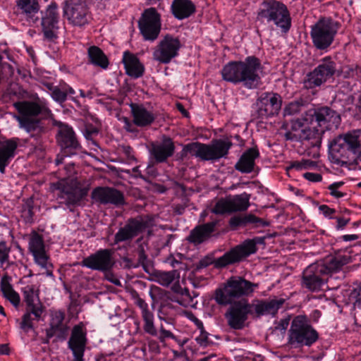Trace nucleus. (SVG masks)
Wrapping results in <instances>:
<instances>
[{
  "label": "nucleus",
  "mask_w": 361,
  "mask_h": 361,
  "mask_svg": "<svg viewBox=\"0 0 361 361\" xmlns=\"http://www.w3.org/2000/svg\"><path fill=\"white\" fill-rule=\"evenodd\" d=\"M259 284L250 282L241 276H231L215 291L214 299L220 305L231 306L225 313L228 325L233 329L241 330L245 326L249 314L260 317L264 314H275L284 303L283 299L255 300L249 303L244 296L251 295Z\"/></svg>",
  "instance_id": "nucleus-1"
},
{
  "label": "nucleus",
  "mask_w": 361,
  "mask_h": 361,
  "mask_svg": "<svg viewBox=\"0 0 361 361\" xmlns=\"http://www.w3.org/2000/svg\"><path fill=\"white\" fill-rule=\"evenodd\" d=\"M263 66L260 60L250 56L244 61H231L221 70L224 80L233 84H242L247 89L258 88L262 84Z\"/></svg>",
  "instance_id": "nucleus-2"
},
{
  "label": "nucleus",
  "mask_w": 361,
  "mask_h": 361,
  "mask_svg": "<svg viewBox=\"0 0 361 361\" xmlns=\"http://www.w3.org/2000/svg\"><path fill=\"white\" fill-rule=\"evenodd\" d=\"M333 157L338 164H347L361 155V130L341 135L331 144Z\"/></svg>",
  "instance_id": "nucleus-3"
},
{
  "label": "nucleus",
  "mask_w": 361,
  "mask_h": 361,
  "mask_svg": "<svg viewBox=\"0 0 361 361\" xmlns=\"http://www.w3.org/2000/svg\"><path fill=\"white\" fill-rule=\"evenodd\" d=\"M231 145L230 141L221 139L213 140L210 144L191 142L184 145L182 156H187L189 154L202 161H214L226 157Z\"/></svg>",
  "instance_id": "nucleus-4"
},
{
  "label": "nucleus",
  "mask_w": 361,
  "mask_h": 361,
  "mask_svg": "<svg viewBox=\"0 0 361 361\" xmlns=\"http://www.w3.org/2000/svg\"><path fill=\"white\" fill-rule=\"evenodd\" d=\"M256 251L257 246L255 241L254 240L248 239L231 249L223 256L214 261L212 258L208 257L202 259L197 264V268H205L212 264H214V267L217 269L224 268L228 265L242 261L243 259L256 252Z\"/></svg>",
  "instance_id": "nucleus-5"
},
{
  "label": "nucleus",
  "mask_w": 361,
  "mask_h": 361,
  "mask_svg": "<svg viewBox=\"0 0 361 361\" xmlns=\"http://www.w3.org/2000/svg\"><path fill=\"white\" fill-rule=\"evenodd\" d=\"M318 338L319 334L307 316L298 315L293 319L288 331V344L292 347L311 346Z\"/></svg>",
  "instance_id": "nucleus-6"
},
{
  "label": "nucleus",
  "mask_w": 361,
  "mask_h": 361,
  "mask_svg": "<svg viewBox=\"0 0 361 361\" xmlns=\"http://www.w3.org/2000/svg\"><path fill=\"white\" fill-rule=\"evenodd\" d=\"M257 20L261 22H273L283 32H287L291 25V18L286 6L276 0L264 1L258 11Z\"/></svg>",
  "instance_id": "nucleus-7"
},
{
  "label": "nucleus",
  "mask_w": 361,
  "mask_h": 361,
  "mask_svg": "<svg viewBox=\"0 0 361 361\" xmlns=\"http://www.w3.org/2000/svg\"><path fill=\"white\" fill-rule=\"evenodd\" d=\"M340 27L341 23L331 18H321L311 27L310 36L314 47L322 51L329 48Z\"/></svg>",
  "instance_id": "nucleus-8"
},
{
  "label": "nucleus",
  "mask_w": 361,
  "mask_h": 361,
  "mask_svg": "<svg viewBox=\"0 0 361 361\" xmlns=\"http://www.w3.org/2000/svg\"><path fill=\"white\" fill-rule=\"evenodd\" d=\"M302 119L307 124L315 123L324 132L337 128L341 123L340 114L329 106L310 109L302 115Z\"/></svg>",
  "instance_id": "nucleus-9"
},
{
  "label": "nucleus",
  "mask_w": 361,
  "mask_h": 361,
  "mask_svg": "<svg viewBox=\"0 0 361 361\" xmlns=\"http://www.w3.org/2000/svg\"><path fill=\"white\" fill-rule=\"evenodd\" d=\"M53 190L58 191L57 196L61 200V203L67 205L71 211H73L72 207L80 205L87 194V190L81 188L79 183L73 180L54 183Z\"/></svg>",
  "instance_id": "nucleus-10"
},
{
  "label": "nucleus",
  "mask_w": 361,
  "mask_h": 361,
  "mask_svg": "<svg viewBox=\"0 0 361 361\" xmlns=\"http://www.w3.org/2000/svg\"><path fill=\"white\" fill-rule=\"evenodd\" d=\"M154 226V219L152 216H138L129 219L125 226L121 228L114 237V244L130 240L145 230Z\"/></svg>",
  "instance_id": "nucleus-11"
},
{
  "label": "nucleus",
  "mask_w": 361,
  "mask_h": 361,
  "mask_svg": "<svg viewBox=\"0 0 361 361\" xmlns=\"http://www.w3.org/2000/svg\"><path fill=\"white\" fill-rule=\"evenodd\" d=\"M20 115L16 116L21 128L27 132L39 128L40 120L37 116L41 113V106L33 102H18L13 104Z\"/></svg>",
  "instance_id": "nucleus-12"
},
{
  "label": "nucleus",
  "mask_w": 361,
  "mask_h": 361,
  "mask_svg": "<svg viewBox=\"0 0 361 361\" xmlns=\"http://www.w3.org/2000/svg\"><path fill=\"white\" fill-rule=\"evenodd\" d=\"M63 16L69 24L82 27L89 23L90 11L86 0H66Z\"/></svg>",
  "instance_id": "nucleus-13"
},
{
  "label": "nucleus",
  "mask_w": 361,
  "mask_h": 361,
  "mask_svg": "<svg viewBox=\"0 0 361 361\" xmlns=\"http://www.w3.org/2000/svg\"><path fill=\"white\" fill-rule=\"evenodd\" d=\"M336 69V63L330 57L324 58L320 63L306 75L304 87L312 89L322 85L335 75Z\"/></svg>",
  "instance_id": "nucleus-14"
},
{
  "label": "nucleus",
  "mask_w": 361,
  "mask_h": 361,
  "mask_svg": "<svg viewBox=\"0 0 361 361\" xmlns=\"http://www.w3.org/2000/svg\"><path fill=\"white\" fill-rule=\"evenodd\" d=\"M161 16L154 8H149L142 12L138 20V27L146 41H154L161 31Z\"/></svg>",
  "instance_id": "nucleus-15"
},
{
  "label": "nucleus",
  "mask_w": 361,
  "mask_h": 361,
  "mask_svg": "<svg viewBox=\"0 0 361 361\" xmlns=\"http://www.w3.org/2000/svg\"><path fill=\"white\" fill-rule=\"evenodd\" d=\"M325 268L318 263L309 265L302 272L301 286L311 292H317L326 283L328 278L324 274Z\"/></svg>",
  "instance_id": "nucleus-16"
},
{
  "label": "nucleus",
  "mask_w": 361,
  "mask_h": 361,
  "mask_svg": "<svg viewBox=\"0 0 361 361\" xmlns=\"http://www.w3.org/2000/svg\"><path fill=\"white\" fill-rule=\"evenodd\" d=\"M250 195L243 192L233 197L221 198L216 203L212 212L216 214H224L246 211L250 206Z\"/></svg>",
  "instance_id": "nucleus-17"
},
{
  "label": "nucleus",
  "mask_w": 361,
  "mask_h": 361,
  "mask_svg": "<svg viewBox=\"0 0 361 361\" xmlns=\"http://www.w3.org/2000/svg\"><path fill=\"white\" fill-rule=\"evenodd\" d=\"M114 251L110 249H101L84 258L81 265L99 271L112 269L115 265Z\"/></svg>",
  "instance_id": "nucleus-18"
},
{
  "label": "nucleus",
  "mask_w": 361,
  "mask_h": 361,
  "mask_svg": "<svg viewBox=\"0 0 361 361\" xmlns=\"http://www.w3.org/2000/svg\"><path fill=\"white\" fill-rule=\"evenodd\" d=\"M180 47L178 38L167 35L156 47L153 53L154 59L161 63H169L178 55Z\"/></svg>",
  "instance_id": "nucleus-19"
},
{
  "label": "nucleus",
  "mask_w": 361,
  "mask_h": 361,
  "mask_svg": "<svg viewBox=\"0 0 361 361\" xmlns=\"http://www.w3.org/2000/svg\"><path fill=\"white\" fill-rule=\"evenodd\" d=\"M256 104L259 117L264 118L279 114L281 108L282 99L277 93L262 92Z\"/></svg>",
  "instance_id": "nucleus-20"
},
{
  "label": "nucleus",
  "mask_w": 361,
  "mask_h": 361,
  "mask_svg": "<svg viewBox=\"0 0 361 361\" xmlns=\"http://www.w3.org/2000/svg\"><path fill=\"white\" fill-rule=\"evenodd\" d=\"M58 126L57 142L62 152L65 155L76 154L80 145L72 128L62 123H59Z\"/></svg>",
  "instance_id": "nucleus-21"
},
{
  "label": "nucleus",
  "mask_w": 361,
  "mask_h": 361,
  "mask_svg": "<svg viewBox=\"0 0 361 361\" xmlns=\"http://www.w3.org/2000/svg\"><path fill=\"white\" fill-rule=\"evenodd\" d=\"M91 198L100 204H113L120 207L125 204L122 192L111 187H97L91 193Z\"/></svg>",
  "instance_id": "nucleus-22"
},
{
  "label": "nucleus",
  "mask_w": 361,
  "mask_h": 361,
  "mask_svg": "<svg viewBox=\"0 0 361 361\" xmlns=\"http://www.w3.org/2000/svg\"><path fill=\"white\" fill-rule=\"evenodd\" d=\"M87 342L86 331L84 330L83 325L81 324L75 325L72 329L68 341V347L73 354V361H83Z\"/></svg>",
  "instance_id": "nucleus-23"
},
{
  "label": "nucleus",
  "mask_w": 361,
  "mask_h": 361,
  "mask_svg": "<svg viewBox=\"0 0 361 361\" xmlns=\"http://www.w3.org/2000/svg\"><path fill=\"white\" fill-rule=\"evenodd\" d=\"M29 250L33 255L35 262L42 268L47 269L49 262L44 239L42 235L35 231L30 235Z\"/></svg>",
  "instance_id": "nucleus-24"
},
{
  "label": "nucleus",
  "mask_w": 361,
  "mask_h": 361,
  "mask_svg": "<svg viewBox=\"0 0 361 361\" xmlns=\"http://www.w3.org/2000/svg\"><path fill=\"white\" fill-rule=\"evenodd\" d=\"M56 9V4H51L47 8L45 15L42 18V31L44 37L49 41H54L57 38L59 15Z\"/></svg>",
  "instance_id": "nucleus-25"
},
{
  "label": "nucleus",
  "mask_w": 361,
  "mask_h": 361,
  "mask_svg": "<svg viewBox=\"0 0 361 361\" xmlns=\"http://www.w3.org/2000/svg\"><path fill=\"white\" fill-rule=\"evenodd\" d=\"M26 307L30 310L36 319H39L43 307L39 299V290L35 285H27L22 289Z\"/></svg>",
  "instance_id": "nucleus-26"
},
{
  "label": "nucleus",
  "mask_w": 361,
  "mask_h": 361,
  "mask_svg": "<svg viewBox=\"0 0 361 361\" xmlns=\"http://www.w3.org/2000/svg\"><path fill=\"white\" fill-rule=\"evenodd\" d=\"M216 225V221L198 225L190 231L186 240L194 245H199L209 239Z\"/></svg>",
  "instance_id": "nucleus-27"
},
{
  "label": "nucleus",
  "mask_w": 361,
  "mask_h": 361,
  "mask_svg": "<svg viewBox=\"0 0 361 361\" xmlns=\"http://www.w3.org/2000/svg\"><path fill=\"white\" fill-rule=\"evenodd\" d=\"M133 297L135 300V304L141 310V315L144 321V331L151 336H156L157 331L154 324V314L149 310L148 304L139 296L137 292L133 293Z\"/></svg>",
  "instance_id": "nucleus-28"
},
{
  "label": "nucleus",
  "mask_w": 361,
  "mask_h": 361,
  "mask_svg": "<svg viewBox=\"0 0 361 361\" xmlns=\"http://www.w3.org/2000/svg\"><path fill=\"white\" fill-rule=\"evenodd\" d=\"M50 328L47 330V336L50 338L56 336L59 338L64 339L66 337L68 327L63 323L65 314L62 311H56L51 313Z\"/></svg>",
  "instance_id": "nucleus-29"
},
{
  "label": "nucleus",
  "mask_w": 361,
  "mask_h": 361,
  "mask_svg": "<svg viewBox=\"0 0 361 361\" xmlns=\"http://www.w3.org/2000/svg\"><path fill=\"white\" fill-rule=\"evenodd\" d=\"M19 143L17 137L0 142V172L5 173L6 167L9 164L10 161L15 156V151Z\"/></svg>",
  "instance_id": "nucleus-30"
},
{
  "label": "nucleus",
  "mask_w": 361,
  "mask_h": 361,
  "mask_svg": "<svg viewBox=\"0 0 361 361\" xmlns=\"http://www.w3.org/2000/svg\"><path fill=\"white\" fill-rule=\"evenodd\" d=\"M305 123L306 122L302 119V117L292 119L289 123H284L281 128L286 130L284 134L286 140L301 142V138L306 128Z\"/></svg>",
  "instance_id": "nucleus-31"
},
{
  "label": "nucleus",
  "mask_w": 361,
  "mask_h": 361,
  "mask_svg": "<svg viewBox=\"0 0 361 361\" xmlns=\"http://www.w3.org/2000/svg\"><path fill=\"white\" fill-rule=\"evenodd\" d=\"M130 106L135 125L139 127H145L154 121V114L148 111L143 105L132 103Z\"/></svg>",
  "instance_id": "nucleus-32"
},
{
  "label": "nucleus",
  "mask_w": 361,
  "mask_h": 361,
  "mask_svg": "<svg viewBox=\"0 0 361 361\" xmlns=\"http://www.w3.org/2000/svg\"><path fill=\"white\" fill-rule=\"evenodd\" d=\"M175 150L174 143L170 137H164L162 142L157 145H152L151 154L157 162L165 161L171 157Z\"/></svg>",
  "instance_id": "nucleus-33"
},
{
  "label": "nucleus",
  "mask_w": 361,
  "mask_h": 361,
  "mask_svg": "<svg viewBox=\"0 0 361 361\" xmlns=\"http://www.w3.org/2000/svg\"><path fill=\"white\" fill-rule=\"evenodd\" d=\"M171 11L176 19L183 20L195 13L196 7L191 0H173Z\"/></svg>",
  "instance_id": "nucleus-34"
},
{
  "label": "nucleus",
  "mask_w": 361,
  "mask_h": 361,
  "mask_svg": "<svg viewBox=\"0 0 361 361\" xmlns=\"http://www.w3.org/2000/svg\"><path fill=\"white\" fill-rule=\"evenodd\" d=\"M123 62L126 68V73L135 78H140L144 73V66L140 62L138 58L126 51L123 54Z\"/></svg>",
  "instance_id": "nucleus-35"
},
{
  "label": "nucleus",
  "mask_w": 361,
  "mask_h": 361,
  "mask_svg": "<svg viewBox=\"0 0 361 361\" xmlns=\"http://www.w3.org/2000/svg\"><path fill=\"white\" fill-rule=\"evenodd\" d=\"M259 156V153L257 148H250L243 154L235 164V169L245 173L252 172L254 169L255 160Z\"/></svg>",
  "instance_id": "nucleus-36"
},
{
  "label": "nucleus",
  "mask_w": 361,
  "mask_h": 361,
  "mask_svg": "<svg viewBox=\"0 0 361 361\" xmlns=\"http://www.w3.org/2000/svg\"><path fill=\"white\" fill-rule=\"evenodd\" d=\"M349 262V257L345 255L331 256L322 262H317L321 267L325 268L324 274L328 278L329 274L338 271L344 265Z\"/></svg>",
  "instance_id": "nucleus-37"
},
{
  "label": "nucleus",
  "mask_w": 361,
  "mask_h": 361,
  "mask_svg": "<svg viewBox=\"0 0 361 361\" xmlns=\"http://www.w3.org/2000/svg\"><path fill=\"white\" fill-rule=\"evenodd\" d=\"M324 133V130L317 126L312 128L306 127L301 142L307 141L312 147H320Z\"/></svg>",
  "instance_id": "nucleus-38"
},
{
  "label": "nucleus",
  "mask_w": 361,
  "mask_h": 361,
  "mask_svg": "<svg viewBox=\"0 0 361 361\" xmlns=\"http://www.w3.org/2000/svg\"><path fill=\"white\" fill-rule=\"evenodd\" d=\"M0 286L4 296L15 307H18L20 300V296L19 294L13 290L10 283V277L4 276L1 279Z\"/></svg>",
  "instance_id": "nucleus-39"
},
{
  "label": "nucleus",
  "mask_w": 361,
  "mask_h": 361,
  "mask_svg": "<svg viewBox=\"0 0 361 361\" xmlns=\"http://www.w3.org/2000/svg\"><path fill=\"white\" fill-rule=\"evenodd\" d=\"M88 57L91 63L106 68L109 66V60L102 50L96 46H92L88 49Z\"/></svg>",
  "instance_id": "nucleus-40"
},
{
  "label": "nucleus",
  "mask_w": 361,
  "mask_h": 361,
  "mask_svg": "<svg viewBox=\"0 0 361 361\" xmlns=\"http://www.w3.org/2000/svg\"><path fill=\"white\" fill-rule=\"evenodd\" d=\"M18 7L25 13L32 23L38 20L35 16L39 11V4L37 0H18Z\"/></svg>",
  "instance_id": "nucleus-41"
},
{
  "label": "nucleus",
  "mask_w": 361,
  "mask_h": 361,
  "mask_svg": "<svg viewBox=\"0 0 361 361\" xmlns=\"http://www.w3.org/2000/svg\"><path fill=\"white\" fill-rule=\"evenodd\" d=\"M179 276L177 270L170 271H157L154 274L155 281L163 286H169L176 276Z\"/></svg>",
  "instance_id": "nucleus-42"
},
{
  "label": "nucleus",
  "mask_w": 361,
  "mask_h": 361,
  "mask_svg": "<svg viewBox=\"0 0 361 361\" xmlns=\"http://www.w3.org/2000/svg\"><path fill=\"white\" fill-rule=\"evenodd\" d=\"M149 295L154 302H159L160 305L162 302L167 300H170L171 301V298H174V295L157 286H152L151 288Z\"/></svg>",
  "instance_id": "nucleus-43"
},
{
  "label": "nucleus",
  "mask_w": 361,
  "mask_h": 361,
  "mask_svg": "<svg viewBox=\"0 0 361 361\" xmlns=\"http://www.w3.org/2000/svg\"><path fill=\"white\" fill-rule=\"evenodd\" d=\"M306 105V102L302 99H298L288 103L283 109V116H294L302 111Z\"/></svg>",
  "instance_id": "nucleus-44"
},
{
  "label": "nucleus",
  "mask_w": 361,
  "mask_h": 361,
  "mask_svg": "<svg viewBox=\"0 0 361 361\" xmlns=\"http://www.w3.org/2000/svg\"><path fill=\"white\" fill-rule=\"evenodd\" d=\"M33 201L32 199H27L22 207L21 216L27 223H32L33 220Z\"/></svg>",
  "instance_id": "nucleus-45"
},
{
  "label": "nucleus",
  "mask_w": 361,
  "mask_h": 361,
  "mask_svg": "<svg viewBox=\"0 0 361 361\" xmlns=\"http://www.w3.org/2000/svg\"><path fill=\"white\" fill-rule=\"evenodd\" d=\"M171 302H176L182 306L187 307L191 305L192 297L190 295L188 289L185 288L181 290L180 295H174V298H171Z\"/></svg>",
  "instance_id": "nucleus-46"
},
{
  "label": "nucleus",
  "mask_w": 361,
  "mask_h": 361,
  "mask_svg": "<svg viewBox=\"0 0 361 361\" xmlns=\"http://www.w3.org/2000/svg\"><path fill=\"white\" fill-rule=\"evenodd\" d=\"M11 247L5 241L0 242V264L3 265L8 261Z\"/></svg>",
  "instance_id": "nucleus-47"
},
{
  "label": "nucleus",
  "mask_w": 361,
  "mask_h": 361,
  "mask_svg": "<svg viewBox=\"0 0 361 361\" xmlns=\"http://www.w3.org/2000/svg\"><path fill=\"white\" fill-rule=\"evenodd\" d=\"M51 95L55 101L59 103H63L67 98V92H65L64 90H61L59 87L55 86L53 87Z\"/></svg>",
  "instance_id": "nucleus-48"
},
{
  "label": "nucleus",
  "mask_w": 361,
  "mask_h": 361,
  "mask_svg": "<svg viewBox=\"0 0 361 361\" xmlns=\"http://www.w3.org/2000/svg\"><path fill=\"white\" fill-rule=\"evenodd\" d=\"M244 221H245V226H246L248 224H252L255 225L256 226H265L267 224L264 221L263 219L256 216L254 214H249L244 216Z\"/></svg>",
  "instance_id": "nucleus-49"
},
{
  "label": "nucleus",
  "mask_w": 361,
  "mask_h": 361,
  "mask_svg": "<svg viewBox=\"0 0 361 361\" xmlns=\"http://www.w3.org/2000/svg\"><path fill=\"white\" fill-rule=\"evenodd\" d=\"M26 313L23 317L20 326L23 329L27 331L32 328V319L31 317V314L32 313L30 310H27V307H26Z\"/></svg>",
  "instance_id": "nucleus-50"
},
{
  "label": "nucleus",
  "mask_w": 361,
  "mask_h": 361,
  "mask_svg": "<svg viewBox=\"0 0 361 361\" xmlns=\"http://www.w3.org/2000/svg\"><path fill=\"white\" fill-rule=\"evenodd\" d=\"M229 225L233 229L239 226H245L244 216H235L231 217L229 221Z\"/></svg>",
  "instance_id": "nucleus-51"
},
{
  "label": "nucleus",
  "mask_w": 361,
  "mask_h": 361,
  "mask_svg": "<svg viewBox=\"0 0 361 361\" xmlns=\"http://www.w3.org/2000/svg\"><path fill=\"white\" fill-rule=\"evenodd\" d=\"M104 273V278L112 283L116 286H121L120 280L116 277V276L112 272V269H109V271H102Z\"/></svg>",
  "instance_id": "nucleus-52"
},
{
  "label": "nucleus",
  "mask_w": 361,
  "mask_h": 361,
  "mask_svg": "<svg viewBox=\"0 0 361 361\" xmlns=\"http://www.w3.org/2000/svg\"><path fill=\"white\" fill-rule=\"evenodd\" d=\"M195 340L197 343L202 346H207L209 343L208 334L205 331V330L200 331V334L196 338Z\"/></svg>",
  "instance_id": "nucleus-53"
},
{
  "label": "nucleus",
  "mask_w": 361,
  "mask_h": 361,
  "mask_svg": "<svg viewBox=\"0 0 361 361\" xmlns=\"http://www.w3.org/2000/svg\"><path fill=\"white\" fill-rule=\"evenodd\" d=\"M170 300H167L160 305L159 311L164 314H170L171 311L173 309V306L170 302Z\"/></svg>",
  "instance_id": "nucleus-54"
},
{
  "label": "nucleus",
  "mask_w": 361,
  "mask_h": 361,
  "mask_svg": "<svg viewBox=\"0 0 361 361\" xmlns=\"http://www.w3.org/2000/svg\"><path fill=\"white\" fill-rule=\"evenodd\" d=\"M166 338L176 339V336L173 335V333H171L170 331L165 329L163 326H161L160 336L159 337V339L161 342H164L165 341V338Z\"/></svg>",
  "instance_id": "nucleus-55"
},
{
  "label": "nucleus",
  "mask_w": 361,
  "mask_h": 361,
  "mask_svg": "<svg viewBox=\"0 0 361 361\" xmlns=\"http://www.w3.org/2000/svg\"><path fill=\"white\" fill-rule=\"evenodd\" d=\"M303 176L305 178L312 182H319L322 180V176L319 173L307 172L303 174Z\"/></svg>",
  "instance_id": "nucleus-56"
},
{
  "label": "nucleus",
  "mask_w": 361,
  "mask_h": 361,
  "mask_svg": "<svg viewBox=\"0 0 361 361\" xmlns=\"http://www.w3.org/2000/svg\"><path fill=\"white\" fill-rule=\"evenodd\" d=\"M147 260V255L145 254L143 247H140L138 251V262L145 269L146 267V262Z\"/></svg>",
  "instance_id": "nucleus-57"
},
{
  "label": "nucleus",
  "mask_w": 361,
  "mask_h": 361,
  "mask_svg": "<svg viewBox=\"0 0 361 361\" xmlns=\"http://www.w3.org/2000/svg\"><path fill=\"white\" fill-rule=\"evenodd\" d=\"M319 209L324 214L325 216L330 218H331V216L336 212L334 209H331L325 204L320 205Z\"/></svg>",
  "instance_id": "nucleus-58"
},
{
  "label": "nucleus",
  "mask_w": 361,
  "mask_h": 361,
  "mask_svg": "<svg viewBox=\"0 0 361 361\" xmlns=\"http://www.w3.org/2000/svg\"><path fill=\"white\" fill-rule=\"evenodd\" d=\"M337 220V225L336 228L337 229H343L349 222V219H344L342 217H336Z\"/></svg>",
  "instance_id": "nucleus-59"
},
{
  "label": "nucleus",
  "mask_w": 361,
  "mask_h": 361,
  "mask_svg": "<svg viewBox=\"0 0 361 361\" xmlns=\"http://www.w3.org/2000/svg\"><path fill=\"white\" fill-rule=\"evenodd\" d=\"M295 169L296 170L304 169L303 159L300 161H292L290 166L288 167V169Z\"/></svg>",
  "instance_id": "nucleus-60"
},
{
  "label": "nucleus",
  "mask_w": 361,
  "mask_h": 361,
  "mask_svg": "<svg viewBox=\"0 0 361 361\" xmlns=\"http://www.w3.org/2000/svg\"><path fill=\"white\" fill-rule=\"evenodd\" d=\"M122 152L126 154V156L128 158V159L132 160L134 159V157L131 154L132 148L129 146H123L121 147Z\"/></svg>",
  "instance_id": "nucleus-61"
},
{
  "label": "nucleus",
  "mask_w": 361,
  "mask_h": 361,
  "mask_svg": "<svg viewBox=\"0 0 361 361\" xmlns=\"http://www.w3.org/2000/svg\"><path fill=\"white\" fill-rule=\"evenodd\" d=\"M330 190L331 195L335 197L336 198H341L344 197L346 194L343 193L338 190V188L329 189Z\"/></svg>",
  "instance_id": "nucleus-62"
},
{
  "label": "nucleus",
  "mask_w": 361,
  "mask_h": 361,
  "mask_svg": "<svg viewBox=\"0 0 361 361\" xmlns=\"http://www.w3.org/2000/svg\"><path fill=\"white\" fill-rule=\"evenodd\" d=\"M289 324V319H284L280 321V322L278 324L277 329H281V330H286Z\"/></svg>",
  "instance_id": "nucleus-63"
},
{
  "label": "nucleus",
  "mask_w": 361,
  "mask_h": 361,
  "mask_svg": "<svg viewBox=\"0 0 361 361\" xmlns=\"http://www.w3.org/2000/svg\"><path fill=\"white\" fill-rule=\"evenodd\" d=\"M304 169H307L316 166V163L314 161L309 159H303Z\"/></svg>",
  "instance_id": "nucleus-64"
}]
</instances>
